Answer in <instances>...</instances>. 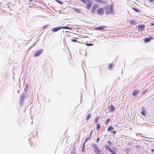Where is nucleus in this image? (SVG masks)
I'll use <instances>...</instances> for the list:
<instances>
[{"label": "nucleus", "instance_id": "obj_1", "mask_svg": "<svg viewBox=\"0 0 154 154\" xmlns=\"http://www.w3.org/2000/svg\"><path fill=\"white\" fill-rule=\"evenodd\" d=\"M105 9L106 13V14H109L113 13L112 7L111 5H108L104 7Z\"/></svg>", "mask_w": 154, "mask_h": 154}, {"label": "nucleus", "instance_id": "obj_2", "mask_svg": "<svg viewBox=\"0 0 154 154\" xmlns=\"http://www.w3.org/2000/svg\"><path fill=\"white\" fill-rule=\"evenodd\" d=\"M104 11V8H99L97 9L96 11V13L97 14L102 15H103Z\"/></svg>", "mask_w": 154, "mask_h": 154}, {"label": "nucleus", "instance_id": "obj_3", "mask_svg": "<svg viewBox=\"0 0 154 154\" xmlns=\"http://www.w3.org/2000/svg\"><path fill=\"white\" fill-rule=\"evenodd\" d=\"M43 51V50L42 49L38 50L34 54V57H35L39 56L42 53Z\"/></svg>", "mask_w": 154, "mask_h": 154}, {"label": "nucleus", "instance_id": "obj_4", "mask_svg": "<svg viewBox=\"0 0 154 154\" xmlns=\"http://www.w3.org/2000/svg\"><path fill=\"white\" fill-rule=\"evenodd\" d=\"M87 3L86 8L88 10H89L92 5V3L91 0L88 1Z\"/></svg>", "mask_w": 154, "mask_h": 154}, {"label": "nucleus", "instance_id": "obj_5", "mask_svg": "<svg viewBox=\"0 0 154 154\" xmlns=\"http://www.w3.org/2000/svg\"><path fill=\"white\" fill-rule=\"evenodd\" d=\"M94 150L95 154H99L100 151L98 147L96 144H94Z\"/></svg>", "mask_w": 154, "mask_h": 154}, {"label": "nucleus", "instance_id": "obj_6", "mask_svg": "<svg viewBox=\"0 0 154 154\" xmlns=\"http://www.w3.org/2000/svg\"><path fill=\"white\" fill-rule=\"evenodd\" d=\"M106 28V27L105 26H100L99 27H97L96 28V29L99 30H103Z\"/></svg>", "mask_w": 154, "mask_h": 154}, {"label": "nucleus", "instance_id": "obj_7", "mask_svg": "<svg viewBox=\"0 0 154 154\" xmlns=\"http://www.w3.org/2000/svg\"><path fill=\"white\" fill-rule=\"evenodd\" d=\"M140 92V91L138 90H135L132 93V95L133 96H135L138 94Z\"/></svg>", "mask_w": 154, "mask_h": 154}, {"label": "nucleus", "instance_id": "obj_8", "mask_svg": "<svg viewBox=\"0 0 154 154\" xmlns=\"http://www.w3.org/2000/svg\"><path fill=\"white\" fill-rule=\"evenodd\" d=\"M74 11L78 13H81L82 12V10L81 9L79 8H77L74 7L73 8Z\"/></svg>", "mask_w": 154, "mask_h": 154}, {"label": "nucleus", "instance_id": "obj_9", "mask_svg": "<svg viewBox=\"0 0 154 154\" xmlns=\"http://www.w3.org/2000/svg\"><path fill=\"white\" fill-rule=\"evenodd\" d=\"M61 29V27H56L52 29V31L53 32H57Z\"/></svg>", "mask_w": 154, "mask_h": 154}, {"label": "nucleus", "instance_id": "obj_10", "mask_svg": "<svg viewBox=\"0 0 154 154\" xmlns=\"http://www.w3.org/2000/svg\"><path fill=\"white\" fill-rule=\"evenodd\" d=\"M145 26L143 25H140L138 26V29L140 30H143Z\"/></svg>", "mask_w": 154, "mask_h": 154}, {"label": "nucleus", "instance_id": "obj_11", "mask_svg": "<svg viewBox=\"0 0 154 154\" xmlns=\"http://www.w3.org/2000/svg\"><path fill=\"white\" fill-rule=\"evenodd\" d=\"M104 146L105 149L106 151H107L108 150H109L111 149L109 146L108 145L106 144Z\"/></svg>", "mask_w": 154, "mask_h": 154}, {"label": "nucleus", "instance_id": "obj_12", "mask_svg": "<svg viewBox=\"0 0 154 154\" xmlns=\"http://www.w3.org/2000/svg\"><path fill=\"white\" fill-rule=\"evenodd\" d=\"M99 7V5L98 4H94L93 6H92V8H94V9H96L98 8Z\"/></svg>", "mask_w": 154, "mask_h": 154}, {"label": "nucleus", "instance_id": "obj_13", "mask_svg": "<svg viewBox=\"0 0 154 154\" xmlns=\"http://www.w3.org/2000/svg\"><path fill=\"white\" fill-rule=\"evenodd\" d=\"M151 39H153V38L150 37V38H145L144 41L146 42L150 41Z\"/></svg>", "mask_w": 154, "mask_h": 154}, {"label": "nucleus", "instance_id": "obj_14", "mask_svg": "<svg viewBox=\"0 0 154 154\" xmlns=\"http://www.w3.org/2000/svg\"><path fill=\"white\" fill-rule=\"evenodd\" d=\"M25 97V96L24 95H22L20 96V101L22 102H23Z\"/></svg>", "mask_w": 154, "mask_h": 154}, {"label": "nucleus", "instance_id": "obj_15", "mask_svg": "<svg viewBox=\"0 0 154 154\" xmlns=\"http://www.w3.org/2000/svg\"><path fill=\"white\" fill-rule=\"evenodd\" d=\"M61 29H69L71 30L72 29L69 27L67 26H62L61 27Z\"/></svg>", "mask_w": 154, "mask_h": 154}, {"label": "nucleus", "instance_id": "obj_16", "mask_svg": "<svg viewBox=\"0 0 154 154\" xmlns=\"http://www.w3.org/2000/svg\"><path fill=\"white\" fill-rule=\"evenodd\" d=\"M93 1L98 3H103V1L102 0H93Z\"/></svg>", "mask_w": 154, "mask_h": 154}, {"label": "nucleus", "instance_id": "obj_17", "mask_svg": "<svg viewBox=\"0 0 154 154\" xmlns=\"http://www.w3.org/2000/svg\"><path fill=\"white\" fill-rule=\"evenodd\" d=\"M129 22L131 25H134L135 24V21L134 20H131Z\"/></svg>", "mask_w": 154, "mask_h": 154}, {"label": "nucleus", "instance_id": "obj_18", "mask_svg": "<svg viewBox=\"0 0 154 154\" xmlns=\"http://www.w3.org/2000/svg\"><path fill=\"white\" fill-rule=\"evenodd\" d=\"M110 107H111L110 111H114L115 110V108L112 105H110Z\"/></svg>", "mask_w": 154, "mask_h": 154}, {"label": "nucleus", "instance_id": "obj_19", "mask_svg": "<svg viewBox=\"0 0 154 154\" xmlns=\"http://www.w3.org/2000/svg\"><path fill=\"white\" fill-rule=\"evenodd\" d=\"M92 133V130H91V133L90 134V135L89 136V137H87L85 139V142H86V141H87L88 139H89L90 138L91 136V134Z\"/></svg>", "mask_w": 154, "mask_h": 154}, {"label": "nucleus", "instance_id": "obj_20", "mask_svg": "<svg viewBox=\"0 0 154 154\" xmlns=\"http://www.w3.org/2000/svg\"><path fill=\"white\" fill-rule=\"evenodd\" d=\"M83 3L86 4L90 0H80Z\"/></svg>", "mask_w": 154, "mask_h": 154}, {"label": "nucleus", "instance_id": "obj_21", "mask_svg": "<svg viewBox=\"0 0 154 154\" xmlns=\"http://www.w3.org/2000/svg\"><path fill=\"white\" fill-rule=\"evenodd\" d=\"M132 8L136 12H140V11L139 10L135 8Z\"/></svg>", "mask_w": 154, "mask_h": 154}, {"label": "nucleus", "instance_id": "obj_22", "mask_svg": "<svg viewBox=\"0 0 154 154\" xmlns=\"http://www.w3.org/2000/svg\"><path fill=\"white\" fill-rule=\"evenodd\" d=\"M113 64L111 63L109 64L108 66V68L109 69H111L112 67Z\"/></svg>", "mask_w": 154, "mask_h": 154}, {"label": "nucleus", "instance_id": "obj_23", "mask_svg": "<svg viewBox=\"0 0 154 154\" xmlns=\"http://www.w3.org/2000/svg\"><path fill=\"white\" fill-rule=\"evenodd\" d=\"M113 128V127L112 126H109L108 128L107 129V131H110L111 130H112Z\"/></svg>", "mask_w": 154, "mask_h": 154}, {"label": "nucleus", "instance_id": "obj_24", "mask_svg": "<svg viewBox=\"0 0 154 154\" xmlns=\"http://www.w3.org/2000/svg\"><path fill=\"white\" fill-rule=\"evenodd\" d=\"M95 9H94L92 8V9H91V13L94 14L95 12Z\"/></svg>", "mask_w": 154, "mask_h": 154}, {"label": "nucleus", "instance_id": "obj_25", "mask_svg": "<svg viewBox=\"0 0 154 154\" xmlns=\"http://www.w3.org/2000/svg\"><path fill=\"white\" fill-rule=\"evenodd\" d=\"M141 114L143 116H146L145 112L144 110H143L141 112Z\"/></svg>", "mask_w": 154, "mask_h": 154}, {"label": "nucleus", "instance_id": "obj_26", "mask_svg": "<svg viewBox=\"0 0 154 154\" xmlns=\"http://www.w3.org/2000/svg\"><path fill=\"white\" fill-rule=\"evenodd\" d=\"M85 45L88 46H92L93 45V44L89 43H86Z\"/></svg>", "mask_w": 154, "mask_h": 154}, {"label": "nucleus", "instance_id": "obj_27", "mask_svg": "<svg viewBox=\"0 0 154 154\" xmlns=\"http://www.w3.org/2000/svg\"><path fill=\"white\" fill-rule=\"evenodd\" d=\"M90 114H88V115L86 117V119L87 120H88L90 118Z\"/></svg>", "mask_w": 154, "mask_h": 154}, {"label": "nucleus", "instance_id": "obj_28", "mask_svg": "<svg viewBox=\"0 0 154 154\" xmlns=\"http://www.w3.org/2000/svg\"><path fill=\"white\" fill-rule=\"evenodd\" d=\"M56 1L60 4H62L63 3V2H62L61 1H59L58 0H56Z\"/></svg>", "mask_w": 154, "mask_h": 154}, {"label": "nucleus", "instance_id": "obj_29", "mask_svg": "<svg viewBox=\"0 0 154 154\" xmlns=\"http://www.w3.org/2000/svg\"><path fill=\"white\" fill-rule=\"evenodd\" d=\"M100 127V124H98L97 125V129H99Z\"/></svg>", "mask_w": 154, "mask_h": 154}, {"label": "nucleus", "instance_id": "obj_30", "mask_svg": "<svg viewBox=\"0 0 154 154\" xmlns=\"http://www.w3.org/2000/svg\"><path fill=\"white\" fill-rule=\"evenodd\" d=\"M98 119H99V118H98V117L96 118L95 119L94 122H97V121H98Z\"/></svg>", "mask_w": 154, "mask_h": 154}, {"label": "nucleus", "instance_id": "obj_31", "mask_svg": "<svg viewBox=\"0 0 154 154\" xmlns=\"http://www.w3.org/2000/svg\"><path fill=\"white\" fill-rule=\"evenodd\" d=\"M71 41L73 42H77V40L74 39H72Z\"/></svg>", "mask_w": 154, "mask_h": 154}, {"label": "nucleus", "instance_id": "obj_32", "mask_svg": "<svg viewBox=\"0 0 154 154\" xmlns=\"http://www.w3.org/2000/svg\"><path fill=\"white\" fill-rule=\"evenodd\" d=\"M116 131H112L111 133L112 134H116Z\"/></svg>", "mask_w": 154, "mask_h": 154}, {"label": "nucleus", "instance_id": "obj_33", "mask_svg": "<svg viewBox=\"0 0 154 154\" xmlns=\"http://www.w3.org/2000/svg\"><path fill=\"white\" fill-rule=\"evenodd\" d=\"M99 137H98V138L97 139L96 141H97V142H98L99 141Z\"/></svg>", "mask_w": 154, "mask_h": 154}, {"label": "nucleus", "instance_id": "obj_34", "mask_svg": "<svg viewBox=\"0 0 154 154\" xmlns=\"http://www.w3.org/2000/svg\"><path fill=\"white\" fill-rule=\"evenodd\" d=\"M151 152H153L154 153V149H152L150 150Z\"/></svg>", "mask_w": 154, "mask_h": 154}, {"label": "nucleus", "instance_id": "obj_35", "mask_svg": "<svg viewBox=\"0 0 154 154\" xmlns=\"http://www.w3.org/2000/svg\"><path fill=\"white\" fill-rule=\"evenodd\" d=\"M48 25H46L43 26V29L45 28L46 27L48 26Z\"/></svg>", "mask_w": 154, "mask_h": 154}, {"label": "nucleus", "instance_id": "obj_36", "mask_svg": "<svg viewBox=\"0 0 154 154\" xmlns=\"http://www.w3.org/2000/svg\"><path fill=\"white\" fill-rule=\"evenodd\" d=\"M107 143H109V144H110L111 143L110 141H109V140L108 141V142H107Z\"/></svg>", "mask_w": 154, "mask_h": 154}, {"label": "nucleus", "instance_id": "obj_37", "mask_svg": "<svg viewBox=\"0 0 154 154\" xmlns=\"http://www.w3.org/2000/svg\"><path fill=\"white\" fill-rule=\"evenodd\" d=\"M149 1L152 2L154 1V0H149Z\"/></svg>", "mask_w": 154, "mask_h": 154}, {"label": "nucleus", "instance_id": "obj_38", "mask_svg": "<svg viewBox=\"0 0 154 154\" xmlns=\"http://www.w3.org/2000/svg\"><path fill=\"white\" fill-rule=\"evenodd\" d=\"M151 24L154 26V23H151Z\"/></svg>", "mask_w": 154, "mask_h": 154}, {"label": "nucleus", "instance_id": "obj_39", "mask_svg": "<svg viewBox=\"0 0 154 154\" xmlns=\"http://www.w3.org/2000/svg\"><path fill=\"white\" fill-rule=\"evenodd\" d=\"M29 1L30 2H32V0H29Z\"/></svg>", "mask_w": 154, "mask_h": 154}, {"label": "nucleus", "instance_id": "obj_40", "mask_svg": "<svg viewBox=\"0 0 154 154\" xmlns=\"http://www.w3.org/2000/svg\"><path fill=\"white\" fill-rule=\"evenodd\" d=\"M153 100H154V99H153Z\"/></svg>", "mask_w": 154, "mask_h": 154}, {"label": "nucleus", "instance_id": "obj_41", "mask_svg": "<svg viewBox=\"0 0 154 154\" xmlns=\"http://www.w3.org/2000/svg\"><path fill=\"white\" fill-rule=\"evenodd\" d=\"M153 4H154V3H153Z\"/></svg>", "mask_w": 154, "mask_h": 154}, {"label": "nucleus", "instance_id": "obj_42", "mask_svg": "<svg viewBox=\"0 0 154 154\" xmlns=\"http://www.w3.org/2000/svg\"><path fill=\"white\" fill-rule=\"evenodd\" d=\"M55 1H56V0H55Z\"/></svg>", "mask_w": 154, "mask_h": 154}]
</instances>
